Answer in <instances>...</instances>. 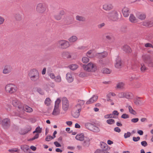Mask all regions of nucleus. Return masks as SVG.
Listing matches in <instances>:
<instances>
[{
    "instance_id": "obj_50",
    "label": "nucleus",
    "mask_w": 153,
    "mask_h": 153,
    "mask_svg": "<svg viewBox=\"0 0 153 153\" xmlns=\"http://www.w3.org/2000/svg\"><path fill=\"white\" fill-rule=\"evenodd\" d=\"M142 72H144L147 71H148V69L147 68H139Z\"/></svg>"
},
{
    "instance_id": "obj_42",
    "label": "nucleus",
    "mask_w": 153,
    "mask_h": 153,
    "mask_svg": "<svg viewBox=\"0 0 153 153\" xmlns=\"http://www.w3.org/2000/svg\"><path fill=\"white\" fill-rule=\"evenodd\" d=\"M125 92H121L118 93L117 96L119 98H125Z\"/></svg>"
},
{
    "instance_id": "obj_25",
    "label": "nucleus",
    "mask_w": 153,
    "mask_h": 153,
    "mask_svg": "<svg viewBox=\"0 0 153 153\" xmlns=\"http://www.w3.org/2000/svg\"><path fill=\"white\" fill-rule=\"evenodd\" d=\"M85 137L83 134H79L76 135V139L77 140L82 141L84 140Z\"/></svg>"
},
{
    "instance_id": "obj_32",
    "label": "nucleus",
    "mask_w": 153,
    "mask_h": 153,
    "mask_svg": "<svg viewBox=\"0 0 153 153\" xmlns=\"http://www.w3.org/2000/svg\"><path fill=\"white\" fill-rule=\"evenodd\" d=\"M2 70L3 74H9L11 72V69L10 68H4Z\"/></svg>"
},
{
    "instance_id": "obj_30",
    "label": "nucleus",
    "mask_w": 153,
    "mask_h": 153,
    "mask_svg": "<svg viewBox=\"0 0 153 153\" xmlns=\"http://www.w3.org/2000/svg\"><path fill=\"white\" fill-rule=\"evenodd\" d=\"M66 79L69 82H71L73 81V79L71 74L69 73H68L66 74Z\"/></svg>"
},
{
    "instance_id": "obj_8",
    "label": "nucleus",
    "mask_w": 153,
    "mask_h": 153,
    "mask_svg": "<svg viewBox=\"0 0 153 153\" xmlns=\"http://www.w3.org/2000/svg\"><path fill=\"white\" fill-rule=\"evenodd\" d=\"M114 8L113 4L111 3H105L102 6V9L105 11H109L112 10Z\"/></svg>"
},
{
    "instance_id": "obj_6",
    "label": "nucleus",
    "mask_w": 153,
    "mask_h": 153,
    "mask_svg": "<svg viewBox=\"0 0 153 153\" xmlns=\"http://www.w3.org/2000/svg\"><path fill=\"white\" fill-rule=\"evenodd\" d=\"M62 108L65 111H67L68 108L69 104L68 101L65 97H63L62 99Z\"/></svg>"
},
{
    "instance_id": "obj_20",
    "label": "nucleus",
    "mask_w": 153,
    "mask_h": 153,
    "mask_svg": "<svg viewBox=\"0 0 153 153\" xmlns=\"http://www.w3.org/2000/svg\"><path fill=\"white\" fill-rule=\"evenodd\" d=\"M143 25L146 27H151L153 26V21H146L143 22Z\"/></svg>"
},
{
    "instance_id": "obj_15",
    "label": "nucleus",
    "mask_w": 153,
    "mask_h": 153,
    "mask_svg": "<svg viewBox=\"0 0 153 153\" xmlns=\"http://www.w3.org/2000/svg\"><path fill=\"white\" fill-rule=\"evenodd\" d=\"M129 10L128 7H124L122 9V12L125 17H127L129 15Z\"/></svg>"
},
{
    "instance_id": "obj_34",
    "label": "nucleus",
    "mask_w": 153,
    "mask_h": 153,
    "mask_svg": "<svg viewBox=\"0 0 153 153\" xmlns=\"http://www.w3.org/2000/svg\"><path fill=\"white\" fill-rule=\"evenodd\" d=\"M91 131L94 132H98L100 131V129L98 127L94 124V126H93Z\"/></svg>"
},
{
    "instance_id": "obj_18",
    "label": "nucleus",
    "mask_w": 153,
    "mask_h": 153,
    "mask_svg": "<svg viewBox=\"0 0 153 153\" xmlns=\"http://www.w3.org/2000/svg\"><path fill=\"white\" fill-rule=\"evenodd\" d=\"M122 50L126 53H130L131 52V50L129 46L127 45H124L122 48Z\"/></svg>"
},
{
    "instance_id": "obj_31",
    "label": "nucleus",
    "mask_w": 153,
    "mask_h": 153,
    "mask_svg": "<svg viewBox=\"0 0 153 153\" xmlns=\"http://www.w3.org/2000/svg\"><path fill=\"white\" fill-rule=\"evenodd\" d=\"M76 20L81 22H85L86 20L85 18L82 16L77 15L76 17Z\"/></svg>"
},
{
    "instance_id": "obj_60",
    "label": "nucleus",
    "mask_w": 153,
    "mask_h": 153,
    "mask_svg": "<svg viewBox=\"0 0 153 153\" xmlns=\"http://www.w3.org/2000/svg\"><path fill=\"white\" fill-rule=\"evenodd\" d=\"M145 46L146 48L150 47L153 48V46L149 43H146L145 45Z\"/></svg>"
},
{
    "instance_id": "obj_11",
    "label": "nucleus",
    "mask_w": 153,
    "mask_h": 153,
    "mask_svg": "<svg viewBox=\"0 0 153 153\" xmlns=\"http://www.w3.org/2000/svg\"><path fill=\"white\" fill-rule=\"evenodd\" d=\"M105 38L106 40H108L110 43L113 42L115 40L114 37L113 35L111 33H108L106 35Z\"/></svg>"
},
{
    "instance_id": "obj_13",
    "label": "nucleus",
    "mask_w": 153,
    "mask_h": 153,
    "mask_svg": "<svg viewBox=\"0 0 153 153\" xmlns=\"http://www.w3.org/2000/svg\"><path fill=\"white\" fill-rule=\"evenodd\" d=\"M108 55V53L106 52H104L102 53H97L96 54V57L99 59L105 58Z\"/></svg>"
},
{
    "instance_id": "obj_44",
    "label": "nucleus",
    "mask_w": 153,
    "mask_h": 153,
    "mask_svg": "<svg viewBox=\"0 0 153 153\" xmlns=\"http://www.w3.org/2000/svg\"><path fill=\"white\" fill-rule=\"evenodd\" d=\"M106 123L108 124L111 125L115 123V120L113 119H109L106 120Z\"/></svg>"
},
{
    "instance_id": "obj_41",
    "label": "nucleus",
    "mask_w": 153,
    "mask_h": 153,
    "mask_svg": "<svg viewBox=\"0 0 153 153\" xmlns=\"http://www.w3.org/2000/svg\"><path fill=\"white\" fill-rule=\"evenodd\" d=\"M80 111H76L73 113L72 114L73 116L75 118H78L80 115L79 112Z\"/></svg>"
},
{
    "instance_id": "obj_51",
    "label": "nucleus",
    "mask_w": 153,
    "mask_h": 153,
    "mask_svg": "<svg viewBox=\"0 0 153 153\" xmlns=\"http://www.w3.org/2000/svg\"><path fill=\"white\" fill-rule=\"evenodd\" d=\"M82 106L80 105L77 104L76 105L75 107L76 110L80 111L81 110Z\"/></svg>"
},
{
    "instance_id": "obj_43",
    "label": "nucleus",
    "mask_w": 153,
    "mask_h": 153,
    "mask_svg": "<svg viewBox=\"0 0 153 153\" xmlns=\"http://www.w3.org/2000/svg\"><path fill=\"white\" fill-rule=\"evenodd\" d=\"M108 146L107 145L104 143L102 142L101 143V148L102 150L108 149Z\"/></svg>"
},
{
    "instance_id": "obj_28",
    "label": "nucleus",
    "mask_w": 153,
    "mask_h": 153,
    "mask_svg": "<svg viewBox=\"0 0 153 153\" xmlns=\"http://www.w3.org/2000/svg\"><path fill=\"white\" fill-rule=\"evenodd\" d=\"M85 126L87 129L91 131L93 126H94V124L89 122H87L85 123Z\"/></svg>"
},
{
    "instance_id": "obj_33",
    "label": "nucleus",
    "mask_w": 153,
    "mask_h": 153,
    "mask_svg": "<svg viewBox=\"0 0 153 153\" xmlns=\"http://www.w3.org/2000/svg\"><path fill=\"white\" fill-rule=\"evenodd\" d=\"M139 97H137L134 100V103L137 105L139 106L141 103V101Z\"/></svg>"
},
{
    "instance_id": "obj_22",
    "label": "nucleus",
    "mask_w": 153,
    "mask_h": 153,
    "mask_svg": "<svg viewBox=\"0 0 153 153\" xmlns=\"http://www.w3.org/2000/svg\"><path fill=\"white\" fill-rule=\"evenodd\" d=\"M116 61V62L115 65V67H119V66H123L122 62L121 59L120 57H117V58Z\"/></svg>"
},
{
    "instance_id": "obj_59",
    "label": "nucleus",
    "mask_w": 153,
    "mask_h": 153,
    "mask_svg": "<svg viewBox=\"0 0 153 153\" xmlns=\"http://www.w3.org/2000/svg\"><path fill=\"white\" fill-rule=\"evenodd\" d=\"M139 121V119L138 118H133L131 119V121L133 123H136Z\"/></svg>"
},
{
    "instance_id": "obj_19",
    "label": "nucleus",
    "mask_w": 153,
    "mask_h": 153,
    "mask_svg": "<svg viewBox=\"0 0 153 153\" xmlns=\"http://www.w3.org/2000/svg\"><path fill=\"white\" fill-rule=\"evenodd\" d=\"M78 40V38L77 36L75 35H73L69 37L68 39V42L69 43H73L76 42Z\"/></svg>"
},
{
    "instance_id": "obj_64",
    "label": "nucleus",
    "mask_w": 153,
    "mask_h": 153,
    "mask_svg": "<svg viewBox=\"0 0 153 153\" xmlns=\"http://www.w3.org/2000/svg\"><path fill=\"white\" fill-rule=\"evenodd\" d=\"M141 145L144 147H146L147 145V143L146 141H143L141 142Z\"/></svg>"
},
{
    "instance_id": "obj_40",
    "label": "nucleus",
    "mask_w": 153,
    "mask_h": 153,
    "mask_svg": "<svg viewBox=\"0 0 153 153\" xmlns=\"http://www.w3.org/2000/svg\"><path fill=\"white\" fill-rule=\"evenodd\" d=\"M54 80L55 82H60L62 81L61 76L60 75H58L56 76H55Z\"/></svg>"
},
{
    "instance_id": "obj_27",
    "label": "nucleus",
    "mask_w": 153,
    "mask_h": 153,
    "mask_svg": "<svg viewBox=\"0 0 153 153\" xmlns=\"http://www.w3.org/2000/svg\"><path fill=\"white\" fill-rule=\"evenodd\" d=\"M101 71L103 74H109L112 71L110 68H102Z\"/></svg>"
},
{
    "instance_id": "obj_56",
    "label": "nucleus",
    "mask_w": 153,
    "mask_h": 153,
    "mask_svg": "<svg viewBox=\"0 0 153 153\" xmlns=\"http://www.w3.org/2000/svg\"><path fill=\"white\" fill-rule=\"evenodd\" d=\"M79 76L80 77L83 78L86 77L87 75L85 73L83 72H81L79 74Z\"/></svg>"
},
{
    "instance_id": "obj_49",
    "label": "nucleus",
    "mask_w": 153,
    "mask_h": 153,
    "mask_svg": "<svg viewBox=\"0 0 153 153\" xmlns=\"http://www.w3.org/2000/svg\"><path fill=\"white\" fill-rule=\"evenodd\" d=\"M53 138L54 137H53L51 136L50 135H48L47 136L45 140L46 141H49L51 140V139H53Z\"/></svg>"
},
{
    "instance_id": "obj_10",
    "label": "nucleus",
    "mask_w": 153,
    "mask_h": 153,
    "mask_svg": "<svg viewBox=\"0 0 153 153\" xmlns=\"http://www.w3.org/2000/svg\"><path fill=\"white\" fill-rule=\"evenodd\" d=\"M12 105L15 107H17L20 111L21 108L22 107V105L19 101L16 99H14L13 100L12 102Z\"/></svg>"
},
{
    "instance_id": "obj_3",
    "label": "nucleus",
    "mask_w": 153,
    "mask_h": 153,
    "mask_svg": "<svg viewBox=\"0 0 153 153\" xmlns=\"http://www.w3.org/2000/svg\"><path fill=\"white\" fill-rule=\"evenodd\" d=\"M5 91L10 94H12L15 93L17 90V87L15 85L9 84L6 85L5 87Z\"/></svg>"
},
{
    "instance_id": "obj_55",
    "label": "nucleus",
    "mask_w": 153,
    "mask_h": 153,
    "mask_svg": "<svg viewBox=\"0 0 153 153\" xmlns=\"http://www.w3.org/2000/svg\"><path fill=\"white\" fill-rule=\"evenodd\" d=\"M48 75L49 76L50 78L52 79H54L55 78V76L54 74L53 73H49V72H48Z\"/></svg>"
},
{
    "instance_id": "obj_7",
    "label": "nucleus",
    "mask_w": 153,
    "mask_h": 153,
    "mask_svg": "<svg viewBox=\"0 0 153 153\" xmlns=\"http://www.w3.org/2000/svg\"><path fill=\"white\" fill-rule=\"evenodd\" d=\"M65 14V11L63 10H62L59 11L58 14L54 15L53 18L56 20L59 21L62 19V16Z\"/></svg>"
},
{
    "instance_id": "obj_57",
    "label": "nucleus",
    "mask_w": 153,
    "mask_h": 153,
    "mask_svg": "<svg viewBox=\"0 0 153 153\" xmlns=\"http://www.w3.org/2000/svg\"><path fill=\"white\" fill-rule=\"evenodd\" d=\"M29 131L21 130L19 131V133L21 134H24L27 133Z\"/></svg>"
},
{
    "instance_id": "obj_14",
    "label": "nucleus",
    "mask_w": 153,
    "mask_h": 153,
    "mask_svg": "<svg viewBox=\"0 0 153 153\" xmlns=\"http://www.w3.org/2000/svg\"><path fill=\"white\" fill-rule=\"evenodd\" d=\"M129 20L130 22L132 23H135L138 22V19L133 14H130L129 17Z\"/></svg>"
},
{
    "instance_id": "obj_47",
    "label": "nucleus",
    "mask_w": 153,
    "mask_h": 153,
    "mask_svg": "<svg viewBox=\"0 0 153 153\" xmlns=\"http://www.w3.org/2000/svg\"><path fill=\"white\" fill-rule=\"evenodd\" d=\"M82 61L83 63H85L89 61V59L87 57H84L82 58Z\"/></svg>"
},
{
    "instance_id": "obj_61",
    "label": "nucleus",
    "mask_w": 153,
    "mask_h": 153,
    "mask_svg": "<svg viewBox=\"0 0 153 153\" xmlns=\"http://www.w3.org/2000/svg\"><path fill=\"white\" fill-rule=\"evenodd\" d=\"M131 135V133L130 132H128L127 133H125L124 135V137L125 138H127L129 137Z\"/></svg>"
},
{
    "instance_id": "obj_46",
    "label": "nucleus",
    "mask_w": 153,
    "mask_h": 153,
    "mask_svg": "<svg viewBox=\"0 0 153 153\" xmlns=\"http://www.w3.org/2000/svg\"><path fill=\"white\" fill-rule=\"evenodd\" d=\"M42 131V128L40 127H37L35 131L33 132V133H37V134L40 133Z\"/></svg>"
},
{
    "instance_id": "obj_16",
    "label": "nucleus",
    "mask_w": 153,
    "mask_h": 153,
    "mask_svg": "<svg viewBox=\"0 0 153 153\" xmlns=\"http://www.w3.org/2000/svg\"><path fill=\"white\" fill-rule=\"evenodd\" d=\"M96 53H95L94 50H91L88 51L87 52L86 55L89 58H92L96 56Z\"/></svg>"
},
{
    "instance_id": "obj_2",
    "label": "nucleus",
    "mask_w": 153,
    "mask_h": 153,
    "mask_svg": "<svg viewBox=\"0 0 153 153\" xmlns=\"http://www.w3.org/2000/svg\"><path fill=\"white\" fill-rule=\"evenodd\" d=\"M106 18L110 21H116L118 19V14L117 11L113 10L107 13Z\"/></svg>"
},
{
    "instance_id": "obj_38",
    "label": "nucleus",
    "mask_w": 153,
    "mask_h": 153,
    "mask_svg": "<svg viewBox=\"0 0 153 153\" xmlns=\"http://www.w3.org/2000/svg\"><path fill=\"white\" fill-rule=\"evenodd\" d=\"M128 109L129 112L131 114L134 115H135L137 113L133 109L131 106L129 105L128 106Z\"/></svg>"
},
{
    "instance_id": "obj_54",
    "label": "nucleus",
    "mask_w": 153,
    "mask_h": 153,
    "mask_svg": "<svg viewBox=\"0 0 153 153\" xmlns=\"http://www.w3.org/2000/svg\"><path fill=\"white\" fill-rule=\"evenodd\" d=\"M129 116L128 114H123L121 116V117L123 119H126L129 118Z\"/></svg>"
},
{
    "instance_id": "obj_37",
    "label": "nucleus",
    "mask_w": 153,
    "mask_h": 153,
    "mask_svg": "<svg viewBox=\"0 0 153 153\" xmlns=\"http://www.w3.org/2000/svg\"><path fill=\"white\" fill-rule=\"evenodd\" d=\"M125 84L123 82H119L116 85V88L119 89H122L123 88Z\"/></svg>"
},
{
    "instance_id": "obj_24",
    "label": "nucleus",
    "mask_w": 153,
    "mask_h": 153,
    "mask_svg": "<svg viewBox=\"0 0 153 153\" xmlns=\"http://www.w3.org/2000/svg\"><path fill=\"white\" fill-rule=\"evenodd\" d=\"M137 16L138 19L141 21L145 20L146 18V14L143 13H138Z\"/></svg>"
},
{
    "instance_id": "obj_9",
    "label": "nucleus",
    "mask_w": 153,
    "mask_h": 153,
    "mask_svg": "<svg viewBox=\"0 0 153 153\" xmlns=\"http://www.w3.org/2000/svg\"><path fill=\"white\" fill-rule=\"evenodd\" d=\"M10 120L8 118H5L3 119L2 122V125L5 128H9L10 126Z\"/></svg>"
},
{
    "instance_id": "obj_35",
    "label": "nucleus",
    "mask_w": 153,
    "mask_h": 153,
    "mask_svg": "<svg viewBox=\"0 0 153 153\" xmlns=\"http://www.w3.org/2000/svg\"><path fill=\"white\" fill-rule=\"evenodd\" d=\"M51 100L49 98H47L45 101V104L47 106L50 105L51 103Z\"/></svg>"
},
{
    "instance_id": "obj_12",
    "label": "nucleus",
    "mask_w": 153,
    "mask_h": 153,
    "mask_svg": "<svg viewBox=\"0 0 153 153\" xmlns=\"http://www.w3.org/2000/svg\"><path fill=\"white\" fill-rule=\"evenodd\" d=\"M25 111L28 112H31L33 111V109L29 106L24 105H22V107L21 108L20 111Z\"/></svg>"
},
{
    "instance_id": "obj_63",
    "label": "nucleus",
    "mask_w": 153,
    "mask_h": 153,
    "mask_svg": "<svg viewBox=\"0 0 153 153\" xmlns=\"http://www.w3.org/2000/svg\"><path fill=\"white\" fill-rule=\"evenodd\" d=\"M4 21V18L0 16V25L2 24Z\"/></svg>"
},
{
    "instance_id": "obj_4",
    "label": "nucleus",
    "mask_w": 153,
    "mask_h": 153,
    "mask_svg": "<svg viewBox=\"0 0 153 153\" xmlns=\"http://www.w3.org/2000/svg\"><path fill=\"white\" fill-rule=\"evenodd\" d=\"M46 9L47 7L45 4L40 3L37 4L36 7V10L38 13L42 14L45 12Z\"/></svg>"
},
{
    "instance_id": "obj_17",
    "label": "nucleus",
    "mask_w": 153,
    "mask_h": 153,
    "mask_svg": "<svg viewBox=\"0 0 153 153\" xmlns=\"http://www.w3.org/2000/svg\"><path fill=\"white\" fill-rule=\"evenodd\" d=\"M98 96L94 95L86 102L87 104H90L96 101L98 99Z\"/></svg>"
},
{
    "instance_id": "obj_36",
    "label": "nucleus",
    "mask_w": 153,
    "mask_h": 153,
    "mask_svg": "<svg viewBox=\"0 0 153 153\" xmlns=\"http://www.w3.org/2000/svg\"><path fill=\"white\" fill-rule=\"evenodd\" d=\"M132 97V94L131 93L128 92H125V98L127 99H129Z\"/></svg>"
},
{
    "instance_id": "obj_62",
    "label": "nucleus",
    "mask_w": 153,
    "mask_h": 153,
    "mask_svg": "<svg viewBox=\"0 0 153 153\" xmlns=\"http://www.w3.org/2000/svg\"><path fill=\"white\" fill-rule=\"evenodd\" d=\"M18 149L16 148L9 150V151L11 152H18Z\"/></svg>"
},
{
    "instance_id": "obj_48",
    "label": "nucleus",
    "mask_w": 153,
    "mask_h": 153,
    "mask_svg": "<svg viewBox=\"0 0 153 153\" xmlns=\"http://www.w3.org/2000/svg\"><path fill=\"white\" fill-rule=\"evenodd\" d=\"M15 18L17 20H20L22 19V16L20 14H17L15 16Z\"/></svg>"
},
{
    "instance_id": "obj_39",
    "label": "nucleus",
    "mask_w": 153,
    "mask_h": 153,
    "mask_svg": "<svg viewBox=\"0 0 153 153\" xmlns=\"http://www.w3.org/2000/svg\"><path fill=\"white\" fill-rule=\"evenodd\" d=\"M61 102V100L60 98H58L56 101L55 103L54 106L59 108L60 104Z\"/></svg>"
},
{
    "instance_id": "obj_5",
    "label": "nucleus",
    "mask_w": 153,
    "mask_h": 153,
    "mask_svg": "<svg viewBox=\"0 0 153 153\" xmlns=\"http://www.w3.org/2000/svg\"><path fill=\"white\" fill-rule=\"evenodd\" d=\"M58 47L62 49H66L70 46V44L68 41L65 40L59 41L57 43Z\"/></svg>"
},
{
    "instance_id": "obj_53",
    "label": "nucleus",
    "mask_w": 153,
    "mask_h": 153,
    "mask_svg": "<svg viewBox=\"0 0 153 153\" xmlns=\"http://www.w3.org/2000/svg\"><path fill=\"white\" fill-rule=\"evenodd\" d=\"M39 134H36L33 138H31L29 140L31 141L38 138L39 137Z\"/></svg>"
},
{
    "instance_id": "obj_45",
    "label": "nucleus",
    "mask_w": 153,
    "mask_h": 153,
    "mask_svg": "<svg viewBox=\"0 0 153 153\" xmlns=\"http://www.w3.org/2000/svg\"><path fill=\"white\" fill-rule=\"evenodd\" d=\"M22 149L25 152H26L29 149V147L27 145H25L22 146Z\"/></svg>"
},
{
    "instance_id": "obj_26",
    "label": "nucleus",
    "mask_w": 153,
    "mask_h": 153,
    "mask_svg": "<svg viewBox=\"0 0 153 153\" xmlns=\"http://www.w3.org/2000/svg\"><path fill=\"white\" fill-rule=\"evenodd\" d=\"M84 70L88 72H94L96 71L97 69V68H83Z\"/></svg>"
},
{
    "instance_id": "obj_21",
    "label": "nucleus",
    "mask_w": 153,
    "mask_h": 153,
    "mask_svg": "<svg viewBox=\"0 0 153 153\" xmlns=\"http://www.w3.org/2000/svg\"><path fill=\"white\" fill-rule=\"evenodd\" d=\"M60 113V108L54 106L53 111L52 113V114L54 116H57L59 115Z\"/></svg>"
},
{
    "instance_id": "obj_23",
    "label": "nucleus",
    "mask_w": 153,
    "mask_h": 153,
    "mask_svg": "<svg viewBox=\"0 0 153 153\" xmlns=\"http://www.w3.org/2000/svg\"><path fill=\"white\" fill-rule=\"evenodd\" d=\"M62 56L63 58H66L67 59H70L71 58V53L65 51L62 53Z\"/></svg>"
},
{
    "instance_id": "obj_29",
    "label": "nucleus",
    "mask_w": 153,
    "mask_h": 153,
    "mask_svg": "<svg viewBox=\"0 0 153 153\" xmlns=\"http://www.w3.org/2000/svg\"><path fill=\"white\" fill-rule=\"evenodd\" d=\"M84 140V141L83 143V146H88L90 144V140L89 139L85 137Z\"/></svg>"
},
{
    "instance_id": "obj_52",
    "label": "nucleus",
    "mask_w": 153,
    "mask_h": 153,
    "mask_svg": "<svg viewBox=\"0 0 153 153\" xmlns=\"http://www.w3.org/2000/svg\"><path fill=\"white\" fill-rule=\"evenodd\" d=\"M87 66V67H94L96 66V65L95 64L91 62L88 64Z\"/></svg>"
},
{
    "instance_id": "obj_1",
    "label": "nucleus",
    "mask_w": 153,
    "mask_h": 153,
    "mask_svg": "<svg viewBox=\"0 0 153 153\" xmlns=\"http://www.w3.org/2000/svg\"><path fill=\"white\" fill-rule=\"evenodd\" d=\"M28 76L30 79L33 82L38 81L39 78V74L38 71L35 69L30 70Z\"/></svg>"
},
{
    "instance_id": "obj_58",
    "label": "nucleus",
    "mask_w": 153,
    "mask_h": 153,
    "mask_svg": "<svg viewBox=\"0 0 153 153\" xmlns=\"http://www.w3.org/2000/svg\"><path fill=\"white\" fill-rule=\"evenodd\" d=\"M85 102L84 100H79L78 101L77 104L80 105L82 106L84 103Z\"/></svg>"
}]
</instances>
